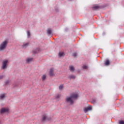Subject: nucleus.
Wrapping results in <instances>:
<instances>
[{"instance_id":"nucleus-1","label":"nucleus","mask_w":124,"mask_h":124,"mask_svg":"<svg viewBox=\"0 0 124 124\" xmlns=\"http://www.w3.org/2000/svg\"><path fill=\"white\" fill-rule=\"evenodd\" d=\"M78 98V94L73 93V94H72L70 97L66 98V101L67 102H69L70 104H73L74 100H75V99H77Z\"/></svg>"},{"instance_id":"nucleus-9","label":"nucleus","mask_w":124,"mask_h":124,"mask_svg":"<svg viewBox=\"0 0 124 124\" xmlns=\"http://www.w3.org/2000/svg\"><path fill=\"white\" fill-rule=\"evenodd\" d=\"M49 75H50V76H54V69L53 68L50 69V72H49Z\"/></svg>"},{"instance_id":"nucleus-19","label":"nucleus","mask_w":124,"mask_h":124,"mask_svg":"<svg viewBox=\"0 0 124 124\" xmlns=\"http://www.w3.org/2000/svg\"><path fill=\"white\" fill-rule=\"evenodd\" d=\"M76 77L74 75L70 76V79H75Z\"/></svg>"},{"instance_id":"nucleus-8","label":"nucleus","mask_w":124,"mask_h":124,"mask_svg":"<svg viewBox=\"0 0 124 124\" xmlns=\"http://www.w3.org/2000/svg\"><path fill=\"white\" fill-rule=\"evenodd\" d=\"M42 121L43 122H44L45 121H49V119L47 118V117L46 116V114H44L43 115Z\"/></svg>"},{"instance_id":"nucleus-20","label":"nucleus","mask_w":124,"mask_h":124,"mask_svg":"<svg viewBox=\"0 0 124 124\" xmlns=\"http://www.w3.org/2000/svg\"><path fill=\"white\" fill-rule=\"evenodd\" d=\"M82 68H83V69H87L88 66H87L86 65H84L82 66Z\"/></svg>"},{"instance_id":"nucleus-2","label":"nucleus","mask_w":124,"mask_h":124,"mask_svg":"<svg viewBox=\"0 0 124 124\" xmlns=\"http://www.w3.org/2000/svg\"><path fill=\"white\" fill-rule=\"evenodd\" d=\"M7 41H5L1 44L0 46V51H2V50H4V49H5L7 45Z\"/></svg>"},{"instance_id":"nucleus-15","label":"nucleus","mask_w":124,"mask_h":124,"mask_svg":"<svg viewBox=\"0 0 124 124\" xmlns=\"http://www.w3.org/2000/svg\"><path fill=\"white\" fill-rule=\"evenodd\" d=\"M33 59L32 58H28L26 60V62H31V61H32Z\"/></svg>"},{"instance_id":"nucleus-11","label":"nucleus","mask_w":124,"mask_h":124,"mask_svg":"<svg viewBox=\"0 0 124 124\" xmlns=\"http://www.w3.org/2000/svg\"><path fill=\"white\" fill-rule=\"evenodd\" d=\"M39 52V48H37L36 50L33 51V54H36Z\"/></svg>"},{"instance_id":"nucleus-3","label":"nucleus","mask_w":124,"mask_h":124,"mask_svg":"<svg viewBox=\"0 0 124 124\" xmlns=\"http://www.w3.org/2000/svg\"><path fill=\"white\" fill-rule=\"evenodd\" d=\"M9 108H2L0 109V112L1 114H3V113H6L7 112H9Z\"/></svg>"},{"instance_id":"nucleus-10","label":"nucleus","mask_w":124,"mask_h":124,"mask_svg":"<svg viewBox=\"0 0 124 124\" xmlns=\"http://www.w3.org/2000/svg\"><path fill=\"white\" fill-rule=\"evenodd\" d=\"M69 69H70V71H74L75 68L73 66H70L69 67Z\"/></svg>"},{"instance_id":"nucleus-14","label":"nucleus","mask_w":124,"mask_h":124,"mask_svg":"<svg viewBox=\"0 0 124 124\" xmlns=\"http://www.w3.org/2000/svg\"><path fill=\"white\" fill-rule=\"evenodd\" d=\"M63 55H64V53H63V52H60L59 53V57H62V56H63Z\"/></svg>"},{"instance_id":"nucleus-5","label":"nucleus","mask_w":124,"mask_h":124,"mask_svg":"<svg viewBox=\"0 0 124 124\" xmlns=\"http://www.w3.org/2000/svg\"><path fill=\"white\" fill-rule=\"evenodd\" d=\"M92 8L93 10H97V9H100V8H101V7L98 5H94L93 6Z\"/></svg>"},{"instance_id":"nucleus-24","label":"nucleus","mask_w":124,"mask_h":124,"mask_svg":"<svg viewBox=\"0 0 124 124\" xmlns=\"http://www.w3.org/2000/svg\"><path fill=\"white\" fill-rule=\"evenodd\" d=\"M119 124H124V121H119Z\"/></svg>"},{"instance_id":"nucleus-23","label":"nucleus","mask_w":124,"mask_h":124,"mask_svg":"<svg viewBox=\"0 0 124 124\" xmlns=\"http://www.w3.org/2000/svg\"><path fill=\"white\" fill-rule=\"evenodd\" d=\"M73 57H74L75 58L77 56V53H76V52L74 53L73 54Z\"/></svg>"},{"instance_id":"nucleus-16","label":"nucleus","mask_w":124,"mask_h":124,"mask_svg":"<svg viewBox=\"0 0 124 124\" xmlns=\"http://www.w3.org/2000/svg\"><path fill=\"white\" fill-rule=\"evenodd\" d=\"M42 79L43 81H44V80H45V79H46V75H43V76L42 77Z\"/></svg>"},{"instance_id":"nucleus-27","label":"nucleus","mask_w":124,"mask_h":124,"mask_svg":"<svg viewBox=\"0 0 124 124\" xmlns=\"http://www.w3.org/2000/svg\"><path fill=\"white\" fill-rule=\"evenodd\" d=\"M8 83H9V81H7V82H6V85H7V84H8Z\"/></svg>"},{"instance_id":"nucleus-22","label":"nucleus","mask_w":124,"mask_h":124,"mask_svg":"<svg viewBox=\"0 0 124 124\" xmlns=\"http://www.w3.org/2000/svg\"><path fill=\"white\" fill-rule=\"evenodd\" d=\"M27 34H28V37H30V36H31V32H30V31H27Z\"/></svg>"},{"instance_id":"nucleus-18","label":"nucleus","mask_w":124,"mask_h":124,"mask_svg":"<svg viewBox=\"0 0 124 124\" xmlns=\"http://www.w3.org/2000/svg\"><path fill=\"white\" fill-rule=\"evenodd\" d=\"M29 46V43H27L26 44H25L23 45V48H26V47H27V46Z\"/></svg>"},{"instance_id":"nucleus-7","label":"nucleus","mask_w":124,"mask_h":124,"mask_svg":"<svg viewBox=\"0 0 124 124\" xmlns=\"http://www.w3.org/2000/svg\"><path fill=\"white\" fill-rule=\"evenodd\" d=\"M104 64L106 66H108V65H110V60L109 59H106L104 62Z\"/></svg>"},{"instance_id":"nucleus-26","label":"nucleus","mask_w":124,"mask_h":124,"mask_svg":"<svg viewBox=\"0 0 124 124\" xmlns=\"http://www.w3.org/2000/svg\"><path fill=\"white\" fill-rule=\"evenodd\" d=\"M3 78V76H0V79H2Z\"/></svg>"},{"instance_id":"nucleus-6","label":"nucleus","mask_w":124,"mask_h":124,"mask_svg":"<svg viewBox=\"0 0 124 124\" xmlns=\"http://www.w3.org/2000/svg\"><path fill=\"white\" fill-rule=\"evenodd\" d=\"M90 110H92V106H90L89 107H87V108H84V111L85 113H87L88 111H90Z\"/></svg>"},{"instance_id":"nucleus-25","label":"nucleus","mask_w":124,"mask_h":124,"mask_svg":"<svg viewBox=\"0 0 124 124\" xmlns=\"http://www.w3.org/2000/svg\"><path fill=\"white\" fill-rule=\"evenodd\" d=\"M56 98H57V99H58V98H60V94H58L56 96Z\"/></svg>"},{"instance_id":"nucleus-12","label":"nucleus","mask_w":124,"mask_h":124,"mask_svg":"<svg viewBox=\"0 0 124 124\" xmlns=\"http://www.w3.org/2000/svg\"><path fill=\"white\" fill-rule=\"evenodd\" d=\"M47 34L50 35L52 33V31L50 29H48L47 31Z\"/></svg>"},{"instance_id":"nucleus-4","label":"nucleus","mask_w":124,"mask_h":124,"mask_svg":"<svg viewBox=\"0 0 124 124\" xmlns=\"http://www.w3.org/2000/svg\"><path fill=\"white\" fill-rule=\"evenodd\" d=\"M7 62H8V60H4L3 62L2 67V68L3 69H4V68H5V67H6V65H7Z\"/></svg>"},{"instance_id":"nucleus-13","label":"nucleus","mask_w":124,"mask_h":124,"mask_svg":"<svg viewBox=\"0 0 124 124\" xmlns=\"http://www.w3.org/2000/svg\"><path fill=\"white\" fill-rule=\"evenodd\" d=\"M5 97V94H2L0 96V99H3Z\"/></svg>"},{"instance_id":"nucleus-17","label":"nucleus","mask_w":124,"mask_h":124,"mask_svg":"<svg viewBox=\"0 0 124 124\" xmlns=\"http://www.w3.org/2000/svg\"><path fill=\"white\" fill-rule=\"evenodd\" d=\"M96 102V100L95 99H93V100L91 101V103L94 104V103H95Z\"/></svg>"},{"instance_id":"nucleus-21","label":"nucleus","mask_w":124,"mask_h":124,"mask_svg":"<svg viewBox=\"0 0 124 124\" xmlns=\"http://www.w3.org/2000/svg\"><path fill=\"white\" fill-rule=\"evenodd\" d=\"M62 88H63V85H61L59 86V90H62Z\"/></svg>"}]
</instances>
